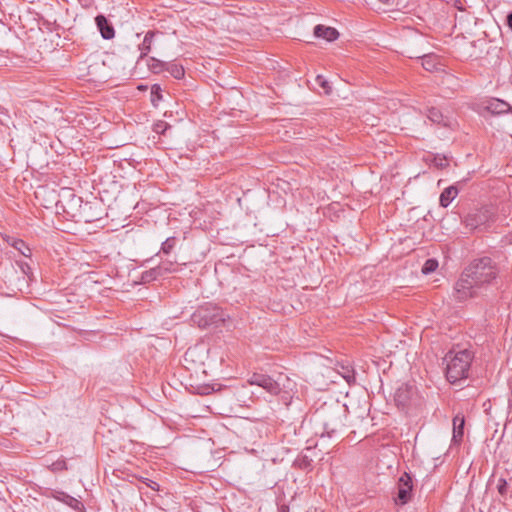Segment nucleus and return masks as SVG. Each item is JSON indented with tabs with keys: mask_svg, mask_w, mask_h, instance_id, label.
I'll use <instances>...</instances> for the list:
<instances>
[{
	"mask_svg": "<svg viewBox=\"0 0 512 512\" xmlns=\"http://www.w3.org/2000/svg\"><path fill=\"white\" fill-rule=\"evenodd\" d=\"M341 426H342V424H341V421L339 420V418L332 422H324V424H323L324 433L323 434H326L328 437H332L339 430V428Z\"/></svg>",
	"mask_w": 512,
	"mask_h": 512,
	"instance_id": "18",
	"label": "nucleus"
},
{
	"mask_svg": "<svg viewBox=\"0 0 512 512\" xmlns=\"http://www.w3.org/2000/svg\"><path fill=\"white\" fill-rule=\"evenodd\" d=\"M285 381L290 382L286 375L279 374L277 379H274L262 373H254L248 380L251 385H257L271 395L287 394L286 388L288 387L285 385Z\"/></svg>",
	"mask_w": 512,
	"mask_h": 512,
	"instance_id": "4",
	"label": "nucleus"
},
{
	"mask_svg": "<svg viewBox=\"0 0 512 512\" xmlns=\"http://www.w3.org/2000/svg\"><path fill=\"white\" fill-rule=\"evenodd\" d=\"M506 22L509 28L512 30V12L507 15Z\"/></svg>",
	"mask_w": 512,
	"mask_h": 512,
	"instance_id": "32",
	"label": "nucleus"
},
{
	"mask_svg": "<svg viewBox=\"0 0 512 512\" xmlns=\"http://www.w3.org/2000/svg\"><path fill=\"white\" fill-rule=\"evenodd\" d=\"M437 268H438V261L434 258H430L425 261L424 265L422 266L421 271L424 275H428V274L436 271Z\"/></svg>",
	"mask_w": 512,
	"mask_h": 512,
	"instance_id": "21",
	"label": "nucleus"
},
{
	"mask_svg": "<svg viewBox=\"0 0 512 512\" xmlns=\"http://www.w3.org/2000/svg\"><path fill=\"white\" fill-rule=\"evenodd\" d=\"M170 126L164 121H158L154 124L153 130L158 134H164Z\"/></svg>",
	"mask_w": 512,
	"mask_h": 512,
	"instance_id": "28",
	"label": "nucleus"
},
{
	"mask_svg": "<svg viewBox=\"0 0 512 512\" xmlns=\"http://www.w3.org/2000/svg\"><path fill=\"white\" fill-rule=\"evenodd\" d=\"M208 393H209L208 391L201 392V394H208Z\"/></svg>",
	"mask_w": 512,
	"mask_h": 512,
	"instance_id": "38",
	"label": "nucleus"
},
{
	"mask_svg": "<svg viewBox=\"0 0 512 512\" xmlns=\"http://www.w3.org/2000/svg\"><path fill=\"white\" fill-rule=\"evenodd\" d=\"M176 238L175 237H168L161 245V251L164 254H169L176 245Z\"/></svg>",
	"mask_w": 512,
	"mask_h": 512,
	"instance_id": "24",
	"label": "nucleus"
},
{
	"mask_svg": "<svg viewBox=\"0 0 512 512\" xmlns=\"http://www.w3.org/2000/svg\"><path fill=\"white\" fill-rule=\"evenodd\" d=\"M428 118L434 123H441L443 116L437 108L432 107L428 111Z\"/></svg>",
	"mask_w": 512,
	"mask_h": 512,
	"instance_id": "26",
	"label": "nucleus"
},
{
	"mask_svg": "<svg viewBox=\"0 0 512 512\" xmlns=\"http://www.w3.org/2000/svg\"><path fill=\"white\" fill-rule=\"evenodd\" d=\"M12 247L18 250L23 256L29 257L31 255L30 248L21 239H12L10 243Z\"/></svg>",
	"mask_w": 512,
	"mask_h": 512,
	"instance_id": "19",
	"label": "nucleus"
},
{
	"mask_svg": "<svg viewBox=\"0 0 512 512\" xmlns=\"http://www.w3.org/2000/svg\"><path fill=\"white\" fill-rule=\"evenodd\" d=\"M494 216L495 212L492 207L483 206L481 208L471 210L465 216L464 223L467 228L474 230L492 221Z\"/></svg>",
	"mask_w": 512,
	"mask_h": 512,
	"instance_id": "5",
	"label": "nucleus"
},
{
	"mask_svg": "<svg viewBox=\"0 0 512 512\" xmlns=\"http://www.w3.org/2000/svg\"><path fill=\"white\" fill-rule=\"evenodd\" d=\"M498 276L495 262L487 256L472 260L455 283L454 295L465 301L479 295V289L491 284Z\"/></svg>",
	"mask_w": 512,
	"mask_h": 512,
	"instance_id": "1",
	"label": "nucleus"
},
{
	"mask_svg": "<svg viewBox=\"0 0 512 512\" xmlns=\"http://www.w3.org/2000/svg\"><path fill=\"white\" fill-rule=\"evenodd\" d=\"M497 491L503 498L506 499L508 493V483L506 479L500 478L498 480Z\"/></svg>",
	"mask_w": 512,
	"mask_h": 512,
	"instance_id": "27",
	"label": "nucleus"
},
{
	"mask_svg": "<svg viewBox=\"0 0 512 512\" xmlns=\"http://www.w3.org/2000/svg\"><path fill=\"white\" fill-rule=\"evenodd\" d=\"M173 262H163L158 267L152 268L149 271L143 273L142 279L143 281L155 280L157 277L162 276L163 272L170 273L173 271L172 269Z\"/></svg>",
	"mask_w": 512,
	"mask_h": 512,
	"instance_id": "12",
	"label": "nucleus"
},
{
	"mask_svg": "<svg viewBox=\"0 0 512 512\" xmlns=\"http://www.w3.org/2000/svg\"><path fill=\"white\" fill-rule=\"evenodd\" d=\"M165 71H168L175 79H181L185 75L183 66L177 63H166Z\"/></svg>",
	"mask_w": 512,
	"mask_h": 512,
	"instance_id": "17",
	"label": "nucleus"
},
{
	"mask_svg": "<svg viewBox=\"0 0 512 512\" xmlns=\"http://www.w3.org/2000/svg\"><path fill=\"white\" fill-rule=\"evenodd\" d=\"M163 99L162 88L159 84L151 86V103L154 107L158 106L159 101Z\"/></svg>",
	"mask_w": 512,
	"mask_h": 512,
	"instance_id": "20",
	"label": "nucleus"
},
{
	"mask_svg": "<svg viewBox=\"0 0 512 512\" xmlns=\"http://www.w3.org/2000/svg\"><path fill=\"white\" fill-rule=\"evenodd\" d=\"M453 435L452 443L460 445L464 437L465 417L463 414L458 413L453 418Z\"/></svg>",
	"mask_w": 512,
	"mask_h": 512,
	"instance_id": "7",
	"label": "nucleus"
},
{
	"mask_svg": "<svg viewBox=\"0 0 512 512\" xmlns=\"http://www.w3.org/2000/svg\"><path fill=\"white\" fill-rule=\"evenodd\" d=\"M365 1L369 5H376L377 3L387 5L390 3V0H365Z\"/></svg>",
	"mask_w": 512,
	"mask_h": 512,
	"instance_id": "31",
	"label": "nucleus"
},
{
	"mask_svg": "<svg viewBox=\"0 0 512 512\" xmlns=\"http://www.w3.org/2000/svg\"><path fill=\"white\" fill-rule=\"evenodd\" d=\"M279 512H289V507L286 505H281L279 507Z\"/></svg>",
	"mask_w": 512,
	"mask_h": 512,
	"instance_id": "34",
	"label": "nucleus"
},
{
	"mask_svg": "<svg viewBox=\"0 0 512 512\" xmlns=\"http://www.w3.org/2000/svg\"><path fill=\"white\" fill-rule=\"evenodd\" d=\"M155 35H156L155 31L149 30L145 34L142 43L139 44L138 48H139V51H140V55H139V57L137 59V62H136V67H135L136 69L140 65V62L142 60H144L148 56V53L151 51L152 43H153V39H154Z\"/></svg>",
	"mask_w": 512,
	"mask_h": 512,
	"instance_id": "8",
	"label": "nucleus"
},
{
	"mask_svg": "<svg viewBox=\"0 0 512 512\" xmlns=\"http://www.w3.org/2000/svg\"><path fill=\"white\" fill-rule=\"evenodd\" d=\"M442 84H446L449 87L451 86L453 90H456L460 87L458 78L452 74H446L442 79Z\"/></svg>",
	"mask_w": 512,
	"mask_h": 512,
	"instance_id": "23",
	"label": "nucleus"
},
{
	"mask_svg": "<svg viewBox=\"0 0 512 512\" xmlns=\"http://www.w3.org/2000/svg\"><path fill=\"white\" fill-rule=\"evenodd\" d=\"M314 35L317 38H322V39L327 40L328 42H332V41H335L336 39H338L339 32L333 27L324 26V25L319 24V25H316L314 28Z\"/></svg>",
	"mask_w": 512,
	"mask_h": 512,
	"instance_id": "13",
	"label": "nucleus"
},
{
	"mask_svg": "<svg viewBox=\"0 0 512 512\" xmlns=\"http://www.w3.org/2000/svg\"><path fill=\"white\" fill-rule=\"evenodd\" d=\"M414 393V388L408 384H402L395 392L394 400L398 406L405 407L408 405L412 395Z\"/></svg>",
	"mask_w": 512,
	"mask_h": 512,
	"instance_id": "9",
	"label": "nucleus"
},
{
	"mask_svg": "<svg viewBox=\"0 0 512 512\" xmlns=\"http://www.w3.org/2000/svg\"><path fill=\"white\" fill-rule=\"evenodd\" d=\"M53 496L56 500L63 502L77 512H82L84 510V505L80 500L63 491H56Z\"/></svg>",
	"mask_w": 512,
	"mask_h": 512,
	"instance_id": "11",
	"label": "nucleus"
},
{
	"mask_svg": "<svg viewBox=\"0 0 512 512\" xmlns=\"http://www.w3.org/2000/svg\"><path fill=\"white\" fill-rule=\"evenodd\" d=\"M149 482H150V483H149V484H147V485H148L151 489H153V490H158V489H159V488H158V487H159V485H158L156 482H154V481H152V480H149Z\"/></svg>",
	"mask_w": 512,
	"mask_h": 512,
	"instance_id": "33",
	"label": "nucleus"
},
{
	"mask_svg": "<svg viewBox=\"0 0 512 512\" xmlns=\"http://www.w3.org/2000/svg\"><path fill=\"white\" fill-rule=\"evenodd\" d=\"M473 359L474 353L468 349L457 352L449 351L443 358V361L446 363L447 380L455 384L467 379Z\"/></svg>",
	"mask_w": 512,
	"mask_h": 512,
	"instance_id": "2",
	"label": "nucleus"
},
{
	"mask_svg": "<svg viewBox=\"0 0 512 512\" xmlns=\"http://www.w3.org/2000/svg\"><path fill=\"white\" fill-rule=\"evenodd\" d=\"M343 377L348 383L355 381V375L353 370L346 369L345 373L343 374Z\"/></svg>",
	"mask_w": 512,
	"mask_h": 512,
	"instance_id": "29",
	"label": "nucleus"
},
{
	"mask_svg": "<svg viewBox=\"0 0 512 512\" xmlns=\"http://www.w3.org/2000/svg\"><path fill=\"white\" fill-rule=\"evenodd\" d=\"M458 195V189L456 186L452 185L445 188L440 194L439 203L442 207L446 208L450 205V203L455 199Z\"/></svg>",
	"mask_w": 512,
	"mask_h": 512,
	"instance_id": "15",
	"label": "nucleus"
},
{
	"mask_svg": "<svg viewBox=\"0 0 512 512\" xmlns=\"http://www.w3.org/2000/svg\"><path fill=\"white\" fill-rule=\"evenodd\" d=\"M145 61L149 71L152 73L160 74L165 71L166 62L160 61L154 57H146Z\"/></svg>",
	"mask_w": 512,
	"mask_h": 512,
	"instance_id": "16",
	"label": "nucleus"
},
{
	"mask_svg": "<svg viewBox=\"0 0 512 512\" xmlns=\"http://www.w3.org/2000/svg\"><path fill=\"white\" fill-rule=\"evenodd\" d=\"M486 109L491 114L500 115L507 113L511 109V106L503 100L492 99L489 101L488 105L486 106Z\"/></svg>",
	"mask_w": 512,
	"mask_h": 512,
	"instance_id": "14",
	"label": "nucleus"
},
{
	"mask_svg": "<svg viewBox=\"0 0 512 512\" xmlns=\"http://www.w3.org/2000/svg\"><path fill=\"white\" fill-rule=\"evenodd\" d=\"M413 491L412 477L408 473H403L397 484V496L395 503L397 505H405L411 500Z\"/></svg>",
	"mask_w": 512,
	"mask_h": 512,
	"instance_id": "6",
	"label": "nucleus"
},
{
	"mask_svg": "<svg viewBox=\"0 0 512 512\" xmlns=\"http://www.w3.org/2000/svg\"><path fill=\"white\" fill-rule=\"evenodd\" d=\"M19 267L23 274L29 276V274L31 273V267L27 263L21 262L19 263Z\"/></svg>",
	"mask_w": 512,
	"mask_h": 512,
	"instance_id": "30",
	"label": "nucleus"
},
{
	"mask_svg": "<svg viewBox=\"0 0 512 512\" xmlns=\"http://www.w3.org/2000/svg\"><path fill=\"white\" fill-rule=\"evenodd\" d=\"M303 464L309 465V461L304 460Z\"/></svg>",
	"mask_w": 512,
	"mask_h": 512,
	"instance_id": "36",
	"label": "nucleus"
},
{
	"mask_svg": "<svg viewBox=\"0 0 512 512\" xmlns=\"http://www.w3.org/2000/svg\"><path fill=\"white\" fill-rule=\"evenodd\" d=\"M315 81L321 88H323L325 94H329L331 92V86L324 76L317 75Z\"/></svg>",
	"mask_w": 512,
	"mask_h": 512,
	"instance_id": "25",
	"label": "nucleus"
},
{
	"mask_svg": "<svg viewBox=\"0 0 512 512\" xmlns=\"http://www.w3.org/2000/svg\"><path fill=\"white\" fill-rule=\"evenodd\" d=\"M95 22L97 25V28L99 32L101 33V36L106 39H112L115 35V30L111 22L104 16V15H98L95 18Z\"/></svg>",
	"mask_w": 512,
	"mask_h": 512,
	"instance_id": "10",
	"label": "nucleus"
},
{
	"mask_svg": "<svg viewBox=\"0 0 512 512\" xmlns=\"http://www.w3.org/2000/svg\"><path fill=\"white\" fill-rule=\"evenodd\" d=\"M138 89L141 90V91H144V90L147 89V86L146 85H139Z\"/></svg>",
	"mask_w": 512,
	"mask_h": 512,
	"instance_id": "35",
	"label": "nucleus"
},
{
	"mask_svg": "<svg viewBox=\"0 0 512 512\" xmlns=\"http://www.w3.org/2000/svg\"><path fill=\"white\" fill-rule=\"evenodd\" d=\"M228 315L218 306L207 304L200 306L192 315L191 322L199 328L218 326L224 323Z\"/></svg>",
	"mask_w": 512,
	"mask_h": 512,
	"instance_id": "3",
	"label": "nucleus"
},
{
	"mask_svg": "<svg viewBox=\"0 0 512 512\" xmlns=\"http://www.w3.org/2000/svg\"><path fill=\"white\" fill-rule=\"evenodd\" d=\"M303 464L309 465V461L304 460Z\"/></svg>",
	"mask_w": 512,
	"mask_h": 512,
	"instance_id": "37",
	"label": "nucleus"
},
{
	"mask_svg": "<svg viewBox=\"0 0 512 512\" xmlns=\"http://www.w3.org/2000/svg\"><path fill=\"white\" fill-rule=\"evenodd\" d=\"M429 161L439 169H444L448 166V160L443 155H432Z\"/></svg>",
	"mask_w": 512,
	"mask_h": 512,
	"instance_id": "22",
	"label": "nucleus"
}]
</instances>
